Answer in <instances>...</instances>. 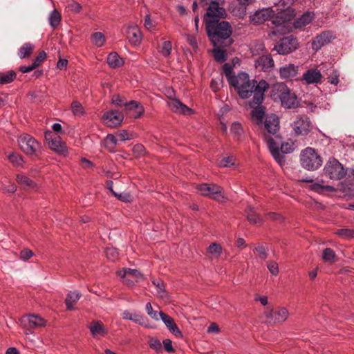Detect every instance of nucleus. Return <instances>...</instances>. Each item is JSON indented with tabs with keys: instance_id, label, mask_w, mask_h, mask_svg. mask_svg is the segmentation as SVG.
<instances>
[{
	"instance_id": "obj_3",
	"label": "nucleus",
	"mask_w": 354,
	"mask_h": 354,
	"mask_svg": "<svg viewBox=\"0 0 354 354\" xmlns=\"http://www.w3.org/2000/svg\"><path fill=\"white\" fill-rule=\"evenodd\" d=\"M205 27L207 35L215 47L223 46V41L228 39L232 32L227 21H207Z\"/></svg>"
},
{
	"instance_id": "obj_37",
	"label": "nucleus",
	"mask_w": 354,
	"mask_h": 354,
	"mask_svg": "<svg viewBox=\"0 0 354 354\" xmlns=\"http://www.w3.org/2000/svg\"><path fill=\"white\" fill-rule=\"evenodd\" d=\"M16 77V73L11 70L0 73V84H6L12 82Z\"/></svg>"
},
{
	"instance_id": "obj_56",
	"label": "nucleus",
	"mask_w": 354,
	"mask_h": 354,
	"mask_svg": "<svg viewBox=\"0 0 354 354\" xmlns=\"http://www.w3.org/2000/svg\"><path fill=\"white\" fill-rule=\"evenodd\" d=\"M127 100L120 95L115 94L112 96L111 102L119 106H125Z\"/></svg>"
},
{
	"instance_id": "obj_42",
	"label": "nucleus",
	"mask_w": 354,
	"mask_h": 354,
	"mask_svg": "<svg viewBox=\"0 0 354 354\" xmlns=\"http://www.w3.org/2000/svg\"><path fill=\"white\" fill-rule=\"evenodd\" d=\"M222 247L216 243H212L207 248L208 252L214 257H218L222 253Z\"/></svg>"
},
{
	"instance_id": "obj_23",
	"label": "nucleus",
	"mask_w": 354,
	"mask_h": 354,
	"mask_svg": "<svg viewBox=\"0 0 354 354\" xmlns=\"http://www.w3.org/2000/svg\"><path fill=\"white\" fill-rule=\"evenodd\" d=\"M274 65V60L270 55H263L255 62V67L263 71L270 70Z\"/></svg>"
},
{
	"instance_id": "obj_64",
	"label": "nucleus",
	"mask_w": 354,
	"mask_h": 354,
	"mask_svg": "<svg viewBox=\"0 0 354 354\" xmlns=\"http://www.w3.org/2000/svg\"><path fill=\"white\" fill-rule=\"evenodd\" d=\"M32 250L28 248H25L20 252V259L24 261H28L33 256Z\"/></svg>"
},
{
	"instance_id": "obj_48",
	"label": "nucleus",
	"mask_w": 354,
	"mask_h": 354,
	"mask_svg": "<svg viewBox=\"0 0 354 354\" xmlns=\"http://www.w3.org/2000/svg\"><path fill=\"white\" fill-rule=\"evenodd\" d=\"M236 159L233 156H228L223 158L219 162V166L223 167H230L235 165Z\"/></svg>"
},
{
	"instance_id": "obj_52",
	"label": "nucleus",
	"mask_w": 354,
	"mask_h": 354,
	"mask_svg": "<svg viewBox=\"0 0 354 354\" xmlns=\"http://www.w3.org/2000/svg\"><path fill=\"white\" fill-rule=\"evenodd\" d=\"M105 144L106 147L112 151L118 144V140L113 134H108L105 138Z\"/></svg>"
},
{
	"instance_id": "obj_30",
	"label": "nucleus",
	"mask_w": 354,
	"mask_h": 354,
	"mask_svg": "<svg viewBox=\"0 0 354 354\" xmlns=\"http://www.w3.org/2000/svg\"><path fill=\"white\" fill-rule=\"evenodd\" d=\"M313 19V15L310 12H306L294 21V27L295 28H301L309 24L312 21Z\"/></svg>"
},
{
	"instance_id": "obj_2",
	"label": "nucleus",
	"mask_w": 354,
	"mask_h": 354,
	"mask_svg": "<svg viewBox=\"0 0 354 354\" xmlns=\"http://www.w3.org/2000/svg\"><path fill=\"white\" fill-rule=\"evenodd\" d=\"M280 122L278 116L274 113L268 114L263 122V126H259L262 129V137L267 143L268 147L277 163L283 166L286 160L283 156L279 153V145L281 136L279 133Z\"/></svg>"
},
{
	"instance_id": "obj_19",
	"label": "nucleus",
	"mask_w": 354,
	"mask_h": 354,
	"mask_svg": "<svg viewBox=\"0 0 354 354\" xmlns=\"http://www.w3.org/2000/svg\"><path fill=\"white\" fill-rule=\"evenodd\" d=\"M127 36L129 42L133 45H138L142 41V34L137 25H129L127 28Z\"/></svg>"
},
{
	"instance_id": "obj_18",
	"label": "nucleus",
	"mask_w": 354,
	"mask_h": 354,
	"mask_svg": "<svg viewBox=\"0 0 354 354\" xmlns=\"http://www.w3.org/2000/svg\"><path fill=\"white\" fill-rule=\"evenodd\" d=\"M167 105L170 109L175 113L184 115H191L193 113V110L192 109L187 106L176 98L170 99L167 102Z\"/></svg>"
},
{
	"instance_id": "obj_50",
	"label": "nucleus",
	"mask_w": 354,
	"mask_h": 354,
	"mask_svg": "<svg viewBox=\"0 0 354 354\" xmlns=\"http://www.w3.org/2000/svg\"><path fill=\"white\" fill-rule=\"evenodd\" d=\"M254 252L261 260H266L268 257L267 249L262 245H259L254 248Z\"/></svg>"
},
{
	"instance_id": "obj_15",
	"label": "nucleus",
	"mask_w": 354,
	"mask_h": 354,
	"mask_svg": "<svg viewBox=\"0 0 354 354\" xmlns=\"http://www.w3.org/2000/svg\"><path fill=\"white\" fill-rule=\"evenodd\" d=\"M288 89L286 84L277 82L272 85L270 96L274 102H279L281 104Z\"/></svg>"
},
{
	"instance_id": "obj_4",
	"label": "nucleus",
	"mask_w": 354,
	"mask_h": 354,
	"mask_svg": "<svg viewBox=\"0 0 354 354\" xmlns=\"http://www.w3.org/2000/svg\"><path fill=\"white\" fill-rule=\"evenodd\" d=\"M301 166L309 171L317 169L322 165V160L313 148L308 147L302 151L300 156Z\"/></svg>"
},
{
	"instance_id": "obj_46",
	"label": "nucleus",
	"mask_w": 354,
	"mask_h": 354,
	"mask_svg": "<svg viewBox=\"0 0 354 354\" xmlns=\"http://www.w3.org/2000/svg\"><path fill=\"white\" fill-rule=\"evenodd\" d=\"M71 110L76 116H82L84 114V109L82 105L78 101H73L71 104Z\"/></svg>"
},
{
	"instance_id": "obj_1",
	"label": "nucleus",
	"mask_w": 354,
	"mask_h": 354,
	"mask_svg": "<svg viewBox=\"0 0 354 354\" xmlns=\"http://www.w3.org/2000/svg\"><path fill=\"white\" fill-rule=\"evenodd\" d=\"M237 91L239 97L247 99L252 97L249 102L250 106L261 104L264 100V93L269 85L265 80L257 82L250 80L246 73L241 72L235 79L232 80V85Z\"/></svg>"
},
{
	"instance_id": "obj_60",
	"label": "nucleus",
	"mask_w": 354,
	"mask_h": 354,
	"mask_svg": "<svg viewBox=\"0 0 354 354\" xmlns=\"http://www.w3.org/2000/svg\"><path fill=\"white\" fill-rule=\"evenodd\" d=\"M133 153L136 158L142 156L145 153V148L141 144H137L133 147Z\"/></svg>"
},
{
	"instance_id": "obj_29",
	"label": "nucleus",
	"mask_w": 354,
	"mask_h": 354,
	"mask_svg": "<svg viewBox=\"0 0 354 354\" xmlns=\"http://www.w3.org/2000/svg\"><path fill=\"white\" fill-rule=\"evenodd\" d=\"M80 297L81 294L79 292H69L65 299L67 310H73L74 305L77 302Z\"/></svg>"
},
{
	"instance_id": "obj_20",
	"label": "nucleus",
	"mask_w": 354,
	"mask_h": 354,
	"mask_svg": "<svg viewBox=\"0 0 354 354\" xmlns=\"http://www.w3.org/2000/svg\"><path fill=\"white\" fill-rule=\"evenodd\" d=\"M88 328L94 338L104 337L108 333L106 328L100 321H92Z\"/></svg>"
},
{
	"instance_id": "obj_17",
	"label": "nucleus",
	"mask_w": 354,
	"mask_h": 354,
	"mask_svg": "<svg viewBox=\"0 0 354 354\" xmlns=\"http://www.w3.org/2000/svg\"><path fill=\"white\" fill-rule=\"evenodd\" d=\"M274 15L271 8H264L256 11L251 17V21L257 24H263L265 21H270V18Z\"/></svg>"
},
{
	"instance_id": "obj_12",
	"label": "nucleus",
	"mask_w": 354,
	"mask_h": 354,
	"mask_svg": "<svg viewBox=\"0 0 354 354\" xmlns=\"http://www.w3.org/2000/svg\"><path fill=\"white\" fill-rule=\"evenodd\" d=\"M335 36L330 30H326L317 35L312 41V48L315 51H318L324 46L331 42Z\"/></svg>"
},
{
	"instance_id": "obj_32",
	"label": "nucleus",
	"mask_w": 354,
	"mask_h": 354,
	"mask_svg": "<svg viewBox=\"0 0 354 354\" xmlns=\"http://www.w3.org/2000/svg\"><path fill=\"white\" fill-rule=\"evenodd\" d=\"M245 213L246 217L250 223L252 224H261L263 223L262 218L256 213L254 208L249 206Z\"/></svg>"
},
{
	"instance_id": "obj_27",
	"label": "nucleus",
	"mask_w": 354,
	"mask_h": 354,
	"mask_svg": "<svg viewBox=\"0 0 354 354\" xmlns=\"http://www.w3.org/2000/svg\"><path fill=\"white\" fill-rule=\"evenodd\" d=\"M124 106L128 111L134 110L136 111L135 115H133L135 118L141 117L145 112L144 107L138 101L131 100L130 102H127Z\"/></svg>"
},
{
	"instance_id": "obj_38",
	"label": "nucleus",
	"mask_w": 354,
	"mask_h": 354,
	"mask_svg": "<svg viewBox=\"0 0 354 354\" xmlns=\"http://www.w3.org/2000/svg\"><path fill=\"white\" fill-rule=\"evenodd\" d=\"M322 259L328 263H333L336 261V254L331 248H326L322 253Z\"/></svg>"
},
{
	"instance_id": "obj_31",
	"label": "nucleus",
	"mask_w": 354,
	"mask_h": 354,
	"mask_svg": "<svg viewBox=\"0 0 354 354\" xmlns=\"http://www.w3.org/2000/svg\"><path fill=\"white\" fill-rule=\"evenodd\" d=\"M107 62L110 67L113 68H118L124 64L123 59L115 52L109 53L107 57Z\"/></svg>"
},
{
	"instance_id": "obj_9",
	"label": "nucleus",
	"mask_w": 354,
	"mask_h": 354,
	"mask_svg": "<svg viewBox=\"0 0 354 354\" xmlns=\"http://www.w3.org/2000/svg\"><path fill=\"white\" fill-rule=\"evenodd\" d=\"M292 129L297 136H306L313 129V124L306 115H298L292 124Z\"/></svg>"
},
{
	"instance_id": "obj_63",
	"label": "nucleus",
	"mask_w": 354,
	"mask_h": 354,
	"mask_svg": "<svg viewBox=\"0 0 354 354\" xmlns=\"http://www.w3.org/2000/svg\"><path fill=\"white\" fill-rule=\"evenodd\" d=\"M117 136H118L120 140H122V141L129 140H131V139H132L133 138V133H129V132H128L126 130H122L120 131H118L117 133Z\"/></svg>"
},
{
	"instance_id": "obj_14",
	"label": "nucleus",
	"mask_w": 354,
	"mask_h": 354,
	"mask_svg": "<svg viewBox=\"0 0 354 354\" xmlns=\"http://www.w3.org/2000/svg\"><path fill=\"white\" fill-rule=\"evenodd\" d=\"M117 274L123 279V281L128 285H132L133 283V281L129 277L132 278L136 281L142 279V274L136 269L123 268L118 271Z\"/></svg>"
},
{
	"instance_id": "obj_43",
	"label": "nucleus",
	"mask_w": 354,
	"mask_h": 354,
	"mask_svg": "<svg viewBox=\"0 0 354 354\" xmlns=\"http://www.w3.org/2000/svg\"><path fill=\"white\" fill-rule=\"evenodd\" d=\"M92 42L97 47H101L104 44L105 37L102 32H95L92 35Z\"/></svg>"
},
{
	"instance_id": "obj_58",
	"label": "nucleus",
	"mask_w": 354,
	"mask_h": 354,
	"mask_svg": "<svg viewBox=\"0 0 354 354\" xmlns=\"http://www.w3.org/2000/svg\"><path fill=\"white\" fill-rule=\"evenodd\" d=\"M160 319H161L163 323L166 325L167 328H169L173 324H174V320L170 316L165 314L163 312H159Z\"/></svg>"
},
{
	"instance_id": "obj_62",
	"label": "nucleus",
	"mask_w": 354,
	"mask_h": 354,
	"mask_svg": "<svg viewBox=\"0 0 354 354\" xmlns=\"http://www.w3.org/2000/svg\"><path fill=\"white\" fill-rule=\"evenodd\" d=\"M46 58V53L44 51L39 53L38 55L34 59L32 64L37 68Z\"/></svg>"
},
{
	"instance_id": "obj_16",
	"label": "nucleus",
	"mask_w": 354,
	"mask_h": 354,
	"mask_svg": "<svg viewBox=\"0 0 354 354\" xmlns=\"http://www.w3.org/2000/svg\"><path fill=\"white\" fill-rule=\"evenodd\" d=\"M102 119L108 127H115L122 123L124 116L118 111H110L104 113Z\"/></svg>"
},
{
	"instance_id": "obj_45",
	"label": "nucleus",
	"mask_w": 354,
	"mask_h": 354,
	"mask_svg": "<svg viewBox=\"0 0 354 354\" xmlns=\"http://www.w3.org/2000/svg\"><path fill=\"white\" fill-rule=\"evenodd\" d=\"M311 190L317 193H322L324 191H333V187L330 185H322L320 183H315L310 185Z\"/></svg>"
},
{
	"instance_id": "obj_36",
	"label": "nucleus",
	"mask_w": 354,
	"mask_h": 354,
	"mask_svg": "<svg viewBox=\"0 0 354 354\" xmlns=\"http://www.w3.org/2000/svg\"><path fill=\"white\" fill-rule=\"evenodd\" d=\"M33 46L30 43H25L19 49L18 55L21 59L29 57L33 51Z\"/></svg>"
},
{
	"instance_id": "obj_47",
	"label": "nucleus",
	"mask_w": 354,
	"mask_h": 354,
	"mask_svg": "<svg viewBox=\"0 0 354 354\" xmlns=\"http://www.w3.org/2000/svg\"><path fill=\"white\" fill-rule=\"evenodd\" d=\"M223 73L225 75L228 82L230 85H232V80L235 79L236 76L232 75L233 73V68L232 65L229 63H225L223 66Z\"/></svg>"
},
{
	"instance_id": "obj_24",
	"label": "nucleus",
	"mask_w": 354,
	"mask_h": 354,
	"mask_svg": "<svg viewBox=\"0 0 354 354\" xmlns=\"http://www.w3.org/2000/svg\"><path fill=\"white\" fill-rule=\"evenodd\" d=\"M281 104L286 109H295L299 106V102L295 93L289 88Z\"/></svg>"
},
{
	"instance_id": "obj_26",
	"label": "nucleus",
	"mask_w": 354,
	"mask_h": 354,
	"mask_svg": "<svg viewBox=\"0 0 354 354\" xmlns=\"http://www.w3.org/2000/svg\"><path fill=\"white\" fill-rule=\"evenodd\" d=\"M28 327L30 328H37L46 326V322L41 317L37 315H30L27 317Z\"/></svg>"
},
{
	"instance_id": "obj_57",
	"label": "nucleus",
	"mask_w": 354,
	"mask_h": 354,
	"mask_svg": "<svg viewBox=\"0 0 354 354\" xmlns=\"http://www.w3.org/2000/svg\"><path fill=\"white\" fill-rule=\"evenodd\" d=\"M279 148L281 149V151H279V153H281L284 157L283 153H291L293 151V147L289 143H283L282 141V138L281 137V143L279 145Z\"/></svg>"
},
{
	"instance_id": "obj_10",
	"label": "nucleus",
	"mask_w": 354,
	"mask_h": 354,
	"mask_svg": "<svg viewBox=\"0 0 354 354\" xmlns=\"http://www.w3.org/2000/svg\"><path fill=\"white\" fill-rule=\"evenodd\" d=\"M226 15L225 10L219 6V3L215 1H212L205 15L204 20L205 24L207 21H219Z\"/></svg>"
},
{
	"instance_id": "obj_6",
	"label": "nucleus",
	"mask_w": 354,
	"mask_h": 354,
	"mask_svg": "<svg viewBox=\"0 0 354 354\" xmlns=\"http://www.w3.org/2000/svg\"><path fill=\"white\" fill-rule=\"evenodd\" d=\"M17 142L21 150L28 156L37 155L40 151V143L29 134L20 135Z\"/></svg>"
},
{
	"instance_id": "obj_25",
	"label": "nucleus",
	"mask_w": 354,
	"mask_h": 354,
	"mask_svg": "<svg viewBox=\"0 0 354 354\" xmlns=\"http://www.w3.org/2000/svg\"><path fill=\"white\" fill-rule=\"evenodd\" d=\"M322 75L320 71L317 69H310L304 73L302 80L307 84L318 83Z\"/></svg>"
},
{
	"instance_id": "obj_41",
	"label": "nucleus",
	"mask_w": 354,
	"mask_h": 354,
	"mask_svg": "<svg viewBox=\"0 0 354 354\" xmlns=\"http://www.w3.org/2000/svg\"><path fill=\"white\" fill-rule=\"evenodd\" d=\"M222 46H216L217 48L213 50L214 58L216 62H223L227 59V53L225 50L221 49Z\"/></svg>"
},
{
	"instance_id": "obj_51",
	"label": "nucleus",
	"mask_w": 354,
	"mask_h": 354,
	"mask_svg": "<svg viewBox=\"0 0 354 354\" xmlns=\"http://www.w3.org/2000/svg\"><path fill=\"white\" fill-rule=\"evenodd\" d=\"M231 133L236 137L239 138L243 133V129L241 123L234 122L230 127Z\"/></svg>"
},
{
	"instance_id": "obj_53",
	"label": "nucleus",
	"mask_w": 354,
	"mask_h": 354,
	"mask_svg": "<svg viewBox=\"0 0 354 354\" xmlns=\"http://www.w3.org/2000/svg\"><path fill=\"white\" fill-rule=\"evenodd\" d=\"M106 257L110 261H114L119 258V252L116 248H108L105 250Z\"/></svg>"
},
{
	"instance_id": "obj_21",
	"label": "nucleus",
	"mask_w": 354,
	"mask_h": 354,
	"mask_svg": "<svg viewBox=\"0 0 354 354\" xmlns=\"http://www.w3.org/2000/svg\"><path fill=\"white\" fill-rule=\"evenodd\" d=\"M297 66L292 64L285 65L279 68V75L283 80H292L295 78L298 73Z\"/></svg>"
},
{
	"instance_id": "obj_33",
	"label": "nucleus",
	"mask_w": 354,
	"mask_h": 354,
	"mask_svg": "<svg viewBox=\"0 0 354 354\" xmlns=\"http://www.w3.org/2000/svg\"><path fill=\"white\" fill-rule=\"evenodd\" d=\"M8 160L14 167H23L24 165V160L21 155L16 153L11 152L8 155Z\"/></svg>"
},
{
	"instance_id": "obj_34",
	"label": "nucleus",
	"mask_w": 354,
	"mask_h": 354,
	"mask_svg": "<svg viewBox=\"0 0 354 354\" xmlns=\"http://www.w3.org/2000/svg\"><path fill=\"white\" fill-rule=\"evenodd\" d=\"M62 15L60 12L55 9L49 15L48 21L50 26L53 28H56L61 23Z\"/></svg>"
},
{
	"instance_id": "obj_13",
	"label": "nucleus",
	"mask_w": 354,
	"mask_h": 354,
	"mask_svg": "<svg viewBox=\"0 0 354 354\" xmlns=\"http://www.w3.org/2000/svg\"><path fill=\"white\" fill-rule=\"evenodd\" d=\"M48 136V133H46V138L48 140L50 149L59 155L66 156L68 149L65 142L62 141L61 138L58 136H55L54 138L50 139Z\"/></svg>"
},
{
	"instance_id": "obj_8",
	"label": "nucleus",
	"mask_w": 354,
	"mask_h": 354,
	"mask_svg": "<svg viewBox=\"0 0 354 354\" xmlns=\"http://www.w3.org/2000/svg\"><path fill=\"white\" fill-rule=\"evenodd\" d=\"M299 46L297 39L292 36L282 38L274 46V49L279 54L287 55L295 50Z\"/></svg>"
},
{
	"instance_id": "obj_28",
	"label": "nucleus",
	"mask_w": 354,
	"mask_h": 354,
	"mask_svg": "<svg viewBox=\"0 0 354 354\" xmlns=\"http://www.w3.org/2000/svg\"><path fill=\"white\" fill-rule=\"evenodd\" d=\"M289 317V311L285 307H277L274 309V323H283Z\"/></svg>"
},
{
	"instance_id": "obj_61",
	"label": "nucleus",
	"mask_w": 354,
	"mask_h": 354,
	"mask_svg": "<svg viewBox=\"0 0 354 354\" xmlns=\"http://www.w3.org/2000/svg\"><path fill=\"white\" fill-rule=\"evenodd\" d=\"M223 80L221 77L212 79L211 81L210 86L214 92L218 91L222 86Z\"/></svg>"
},
{
	"instance_id": "obj_54",
	"label": "nucleus",
	"mask_w": 354,
	"mask_h": 354,
	"mask_svg": "<svg viewBox=\"0 0 354 354\" xmlns=\"http://www.w3.org/2000/svg\"><path fill=\"white\" fill-rule=\"evenodd\" d=\"M336 234L344 239H350L354 237V230L339 229L336 232Z\"/></svg>"
},
{
	"instance_id": "obj_39",
	"label": "nucleus",
	"mask_w": 354,
	"mask_h": 354,
	"mask_svg": "<svg viewBox=\"0 0 354 354\" xmlns=\"http://www.w3.org/2000/svg\"><path fill=\"white\" fill-rule=\"evenodd\" d=\"M0 185V189L4 192L15 193L17 191V186L15 185V183L9 181L7 179L1 181Z\"/></svg>"
},
{
	"instance_id": "obj_35",
	"label": "nucleus",
	"mask_w": 354,
	"mask_h": 354,
	"mask_svg": "<svg viewBox=\"0 0 354 354\" xmlns=\"http://www.w3.org/2000/svg\"><path fill=\"white\" fill-rule=\"evenodd\" d=\"M16 180L21 185L30 188H33L36 185L31 179L22 174H19L17 175Z\"/></svg>"
},
{
	"instance_id": "obj_5",
	"label": "nucleus",
	"mask_w": 354,
	"mask_h": 354,
	"mask_svg": "<svg viewBox=\"0 0 354 354\" xmlns=\"http://www.w3.org/2000/svg\"><path fill=\"white\" fill-rule=\"evenodd\" d=\"M197 190L201 195L209 197L220 203H225L227 200L223 187L216 184L203 183L197 186Z\"/></svg>"
},
{
	"instance_id": "obj_7",
	"label": "nucleus",
	"mask_w": 354,
	"mask_h": 354,
	"mask_svg": "<svg viewBox=\"0 0 354 354\" xmlns=\"http://www.w3.org/2000/svg\"><path fill=\"white\" fill-rule=\"evenodd\" d=\"M324 171L326 176L333 180H340L346 174V171L343 165L334 158L328 160L324 167Z\"/></svg>"
},
{
	"instance_id": "obj_11",
	"label": "nucleus",
	"mask_w": 354,
	"mask_h": 354,
	"mask_svg": "<svg viewBox=\"0 0 354 354\" xmlns=\"http://www.w3.org/2000/svg\"><path fill=\"white\" fill-rule=\"evenodd\" d=\"M268 26L274 29L271 34L272 35H277L284 34L288 31V24L286 20L281 16H274L270 18Z\"/></svg>"
},
{
	"instance_id": "obj_49",
	"label": "nucleus",
	"mask_w": 354,
	"mask_h": 354,
	"mask_svg": "<svg viewBox=\"0 0 354 354\" xmlns=\"http://www.w3.org/2000/svg\"><path fill=\"white\" fill-rule=\"evenodd\" d=\"M149 347L157 353L162 351V344L160 341L156 337H149L148 340Z\"/></svg>"
},
{
	"instance_id": "obj_44",
	"label": "nucleus",
	"mask_w": 354,
	"mask_h": 354,
	"mask_svg": "<svg viewBox=\"0 0 354 354\" xmlns=\"http://www.w3.org/2000/svg\"><path fill=\"white\" fill-rule=\"evenodd\" d=\"M152 282L156 288L158 295L162 298L165 297L167 296V293L165 289L164 282L160 279L154 280Z\"/></svg>"
},
{
	"instance_id": "obj_22",
	"label": "nucleus",
	"mask_w": 354,
	"mask_h": 354,
	"mask_svg": "<svg viewBox=\"0 0 354 354\" xmlns=\"http://www.w3.org/2000/svg\"><path fill=\"white\" fill-rule=\"evenodd\" d=\"M251 107L253 108L251 112L252 120L259 127L263 126V119L266 116L265 108L260 104Z\"/></svg>"
},
{
	"instance_id": "obj_59",
	"label": "nucleus",
	"mask_w": 354,
	"mask_h": 354,
	"mask_svg": "<svg viewBox=\"0 0 354 354\" xmlns=\"http://www.w3.org/2000/svg\"><path fill=\"white\" fill-rule=\"evenodd\" d=\"M146 311L152 319L155 320H159L160 316H159V312L153 310L152 306L151 303H147L146 304Z\"/></svg>"
},
{
	"instance_id": "obj_55",
	"label": "nucleus",
	"mask_w": 354,
	"mask_h": 354,
	"mask_svg": "<svg viewBox=\"0 0 354 354\" xmlns=\"http://www.w3.org/2000/svg\"><path fill=\"white\" fill-rule=\"evenodd\" d=\"M267 268L270 272L274 276H277L279 272L278 264L274 261H268L267 262Z\"/></svg>"
},
{
	"instance_id": "obj_40",
	"label": "nucleus",
	"mask_w": 354,
	"mask_h": 354,
	"mask_svg": "<svg viewBox=\"0 0 354 354\" xmlns=\"http://www.w3.org/2000/svg\"><path fill=\"white\" fill-rule=\"evenodd\" d=\"M171 42L169 41H165L159 48L158 51L165 57H168L171 55Z\"/></svg>"
}]
</instances>
